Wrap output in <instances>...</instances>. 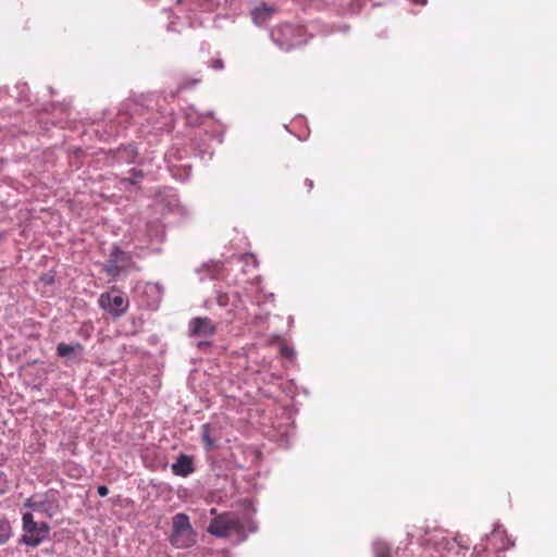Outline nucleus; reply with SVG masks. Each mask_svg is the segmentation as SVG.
I'll use <instances>...</instances> for the list:
<instances>
[{
  "mask_svg": "<svg viewBox=\"0 0 557 557\" xmlns=\"http://www.w3.org/2000/svg\"><path fill=\"white\" fill-rule=\"evenodd\" d=\"M281 32L283 35H290V34H294V33H297L298 35H301L302 33V27H295L290 24H286V25H283L281 27Z\"/></svg>",
  "mask_w": 557,
  "mask_h": 557,
  "instance_id": "14",
  "label": "nucleus"
},
{
  "mask_svg": "<svg viewBox=\"0 0 557 557\" xmlns=\"http://www.w3.org/2000/svg\"><path fill=\"white\" fill-rule=\"evenodd\" d=\"M504 536V532L499 530H495L492 532L490 536V542L497 541L498 539H502Z\"/></svg>",
  "mask_w": 557,
  "mask_h": 557,
  "instance_id": "17",
  "label": "nucleus"
},
{
  "mask_svg": "<svg viewBox=\"0 0 557 557\" xmlns=\"http://www.w3.org/2000/svg\"><path fill=\"white\" fill-rule=\"evenodd\" d=\"M111 256L113 258H116L117 262L120 264H127V269L133 265V260L128 253L121 250L119 247H114V249L111 252Z\"/></svg>",
  "mask_w": 557,
  "mask_h": 557,
  "instance_id": "12",
  "label": "nucleus"
},
{
  "mask_svg": "<svg viewBox=\"0 0 557 557\" xmlns=\"http://www.w3.org/2000/svg\"><path fill=\"white\" fill-rule=\"evenodd\" d=\"M126 269L127 264H120L116 258H113L111 255L103 265V271L112 278H115L122 271H125Z\"/></svg>",
  "mask_w": 557,
  "mask_h": 557,
  "instance_id": "10",
  "label": "nucleus"
},
{
  "mask_svg": "<svg viewBox=\"0 0 557 557\" xmlns=\"http://www.w3.org/2000/svg\"><path fill=\"white\" fill-rule=\"evenodd\" d=\"M246 524L240 517L232 511L219 513L209 525L208 533L215 537L225 539L232 534L242 535L245 533Z\"/></svg>",
  "mask_w": 557,
  "mask_h": 557,
  "instance_id": "1",
  "label": "nucleus"
},
{
  "mask_svg": "<svg viewBox=\"0 0 557 557\" xmlns=\"http://www.w3.org/2000/svg\"><path fill=\"white\" fill-rule=\"evenodd\" d=\"M413 4L425 5L428 0H410Z\"/></svg>",
  "mask_w": 557,
  "mask_h": 557,
  "instance_id": "20",
  "label": "nucleus"
},
{
  "mask_svg": "<svg viewBox=\"0 0 557 557\" xmlns=\"http://www.w3.org/2000/svg\"><path fill=\"white\" fill-rule=\"evenodd\" d=\"M98 304L101 309L109 312L113 318L122 317L129 306L128 298L115 286L101 294Z\"/></svg>",
  "mask_w": 557,
  "mask_h": 557,
  "instance_id": "3",
  "label": "nucleus"
},
{
  "mask_svg": "<svg viewBox=\"0 0 557 557\" xmlns=\"http://www.w3.org/2000/svg\"><path fill=\"white\" fill-rule=\"evenodd\" d=\"M97 492L99 496L104 497L109 494V488L106 485H100L98 486Z\"/></svg>",
  "mask_w": 557,
  "mask_h": 557,
  "instance_id": "18",
  "label": "nucleus"
},
{
  "mask_svg": "<svg viewBox=\"0 0 557 557\" xmlns=\"http://www.w3.org/2000/svg\"><path fill=\"white\" fill-rule=\"evenodd\" d=\"M216 69H221L222 67V62L221 61H216V64L214 65Z\"/></svg>",
  "mask_w": 557,
  "mask_h": 557,
  "instance_id": "23",
  "label": "nucleus"
},
{
  "mask_svg": "<svg viewBox=\"0 0 557 557\" xmlns=\"http://www.w3.org/2000/svg\"><path fill=\"white\" fill-rule=\"evenodd\" d=\"M277 12V7L273 4L261 3L251 11L252 22L261 26L267 23Z\"/></svg>",
  "mask_w": 557,
  "mask_h": 557,
  "instance_id": "6",
  "label": "nucleus"
},
{
  "mask_svg": "<svg viewBox=\"0 0 557 557\" xmlns=\"http://www.w3.org/2000/svg\"><path fill=\"white\" fill-rule=\"evenodd\" d=\"M8 537H9L8 535H1V536H0V545H1V544H3V543H5V542H7V540H8Z\"/></svg>",
  "mask_w": 557,
  "mask_h": 557,
  "instance_id": "22",
  "label": "nucleus"
},
{
  "mask_svg": "<svg viewBox=\"0 0 557 557\" xmlns=\"http://www.w3.org/2000/svg\"><path fill=\"white\" fill-rule=\"evenodd\" d=\"M436 544L441 546L443 549L450 550L455 547V545L459 546L461 549H468L469 543L462 536L448 537L440 532L436 536Z\"/></svg>",
  "mask_w": 557,
  "mask_h": 557,
  "instance_id": "8",
  "label": "nucleus"
},
{
  "mask_svg": "<svg viewBox=\"0 0 557 557\" xmlns=\"http://www.w3.org/2000/svg\"><path fill=\"white\" fill-rule=\"evenodd\" d=\"M512 543L507 540V543L506 544H503L502 546L497 547L498 549H507L509 546H511Z\"/></svg>",
  "mask_w": 557,
  "mask_h": 557,
  "instance_id": "21",
  "label": "nucleus"
},
{
  "mask_svg": "<svg viewBox=\"0 0 557 557\" xmlns=\"http://www.w3.org/2000/svg\"><path fill=\"white\" fill-rule=\"evenodd\" d=\"M374 557H391L392 553L389 546L384 541H376L373 544Z\"/></svg>",
  "mask_w": 557,
  "mask_h": 557,
  "instance_id": "13",
  "label": "nucleus"
},
{
  "mask_svg": "<svg viewBox=\"0 0 557 557\" xmlns=\"http://www.w3.org/2000/svg\"><path fill=\"white\" fill-rule=\"evenodd\" d=\"M243 261L246 263V265L251 264L253 268L258 267V260L255 255L252 253H245L242 257Z\"/></svg>",
  "mask_w": 557,
  "mask_h": 557,
  "instance_id": "15",
  "label": "nucleus"
},
{
  "mask_svg": "<svg viewBox=\"0 0 557 557\" xmlns=\"http://www.w3.org/2000/svg\"><path fill=\"white\" fill-rule=\"evenodd\" d=\"M216 331L215 324L208 317H197L189 321V335L194 337H209Z\"/></svg>",
  "mask_w": 557,
  "mask_h": 557,
  "instance_id": "5",
  "label": "nucleus"
},
{
  "mask_svg": "<svg viewBox=\"0 0 557 557\" xmlns=\"http://www.w3.org/2000/svg\"><path fill=\"white\" fill-rule=\"evenodd\" d=\"M83 346L76 342L74 344L60 343L57 346V355L62 358H75L78 352H82Z\"/></svg>",
  "mask_w": 557,
  "mask_h": 557,
  "instance_id": "9",
  "label": "nucleus"
},
{
  "mask_svg": "<svg viewBox=\"0 0 557 557\" xmlns=\"http://www.w3.org/2000/svg\"><path fill=\"white\" fill-rule=\"evenodd\" d=\"M170 541L176 548H187L196 543V533L186 513L180 512L173 517V531Z\"/></svg>",
  "mask_w": 557,
  "mask_h": 557,
  "instance_id": "2",
  "label": "nucleus"
},
{
  "mask_svg": "<svg viewBox=\"0 0 557 557\" xmlns=\"http://www.w3.org/2000/svg\"><path fill=\"white\" fill-rule=\"evenodd\" d=\"M7 490H8L7 475L3 472H0V494L5 493Z\"/></svg>",
  "mask_w": 557,
  "mask_h": 557,
  "instance_id": "16",
  "label": "nucleus"
},
{
  "mask_svg": "<svg viewBox=\"0 0 557 557\" xmlns=\"http://www.w3.org/2000/svg\"><path fill=\"white\" fill-rule=\"evenodd\" d=\"M227 300H228V299H227V296H226V295H220V296L218 297V304H219L220 306H226V305H227Z\"/></svg>",
  "mask_w": 557,
  "mask_h": 557,
  "instance_id": "19",
  "label": "nucleus"
},
{
  "mask_svg": "<svg viewBox=\"0 0 557 557\" xmlns=\"http://www.w3.org/2000/svg\"><path fill=\"white\" fill-rule=\"evenodd\" d=\"M49 525L46 522L37 523L30 512L23 515V531L22 542L28 546L36 547L49 534Z\"/></svg>",
  "mask_w": 557,
  "mask_h": 557,
  "instance_id": "4",
  "label": "nucleus"
},
{
  "mask_svg": "<svg viewBox=\"0 0 557 557\" xmlns=\"http://www.w3.org/2000/svg\"><path fill=\"white\" fill-rule=\"evenodd\" d=\"M210 512H211V515H215V517L218 516V515H216V509H215V508H212Z\"/></svg>",
  "mask_w": 557,
  "mask_h": 557,
  "instance_id": "25",
  "label": "nucleus"
},
{
  "mask_svg": "<svg viewBox=\"0 0 557 557\" xmlns=\"http://www.w3.org/2000/svg\"><path fill=\"white\" fill-rule=\"evenodd\" d=\"M201 438L207 450H211L215 445V438L211 435L210 424L207 423L201 426Z\"/></svg>",
  "mask_w": 557,
  "mask_h": 557,
  "instance_id": "11",
  "label": "nucleus"
},
{
  "mask_svg": "<svg viewBox=\"0 0 557 557\" xmlns=\"http://www.w3.org/2000/svg\"><path fill=\"white\" fill-rule=\"evenodd\" d=\"M171 468L172 472L178 476H187L195 470L193 458L185 454H181Z\"/></svg>",
  "mask_w": 557,
  "mask_h": 557,
  "instance_id": "7",
  "label": "nucleus"
},
{
  "mask_svg": "<svg viewBox=\"0 0 557 557\" xmlns=\"http://www.w3.org/2000/svg\"><path fill=\"white\" fill-rule=\"evenodd\" d=\"M137 176H138V177H143V173H141V172H138Z\"/></svg>",
  "mask_w": 557,
  "mask_h": 557,
  "instance_id": "26",
  "label": "nucleus"
},
{
  "mask_svg": "<svg viewBox=\"0 0 557 557\" xmlns=\"http://www.w3.org/2000/svg\"><path fill=\"white\" fill-rule=\"evenodd\" d=\"M298 44H299V41H294V42H290V44H288V47H287V49H288V48H290V47H293V46H295V45H298Z\"/></svg>",
  "mask_w": 557,
  "mask_h": 557,
  "instance_id": "24",
  "label": "nucleus"
}]
</instances>
